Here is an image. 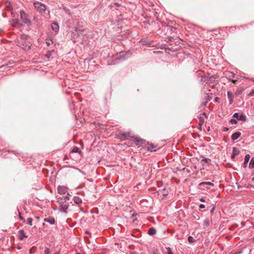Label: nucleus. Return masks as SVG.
Instances as JSON below:
<instances>
[{"label":"nucleus","instance_id":"1","mask_svg":"<svg viewBox=\"0 0 254 254\" xmlns=\"http://www.w3.org/2000/svg\"><path fill=\"white\" fill-rule=\"evenodd\" d=\"M28 36L25 34H21L17 39V45L25 51L29 50L31 46L30 42L27 41Z\"/></svg>","mask_w":254,"mask_h":254},{"label":"nucleus","instance_id":"2","mask_svg":"<svg viewBox=\"0 0 254 254\" xmlns=\"http://www.w3.org/2000/svg\"><path fill=\"white\" fill-rule=\"evenodd\" d=\"M33 4L35 8L37 11L41 13H44L45 12L47 8L45 4L38 1L34 2Z\"/></svg>","mask_w":254,"mask_h":254},{"label":"nucleus","instance_id":"3","mask_svg":"<svg viewBox=\"0 0 254 254\" xmlns=\"http://www.w3.org/2000/svg\"><path fill=\"white\" fill-rule=\"evenodd\" d=\"M20 15L21 19L23 22L27 25L31 24V21L28 18V15L23 10L20 11Z\"/></svg>","mask_w":254,"mask_h":254},{"label":"nucleus","instance_id":"4","mask_svg":"<svg viewBox=\"0 0 254 254\" xmlns=\"http://www.w3.org/2000/svg\"><path fill=\"white\" fill-rule=\"evenodd\" d=\"M131 138V140L133 142L135 145L137 146L138 147L141 146L145 142V141L143 139H142L136 136L132 137Z\"/></svg>","mask_w":254,"mask_h":254},{"label":"nucleus","instance_id":"5","mask_svg":"<svg viewBox=\"0 0 254 254\" xmlns=\"http://www.w3.org/2000/svg\"><path fill=\"white\" fill-rule=\"evenodd\" d=\"M119 138L121 140H125L130 136L129 132H120L118 135Z\"/></svg>","mask_w":254,"mask_h":254},{"label":"nucleus","instance_id":"6","mask_svg":"<svg viewBox=\"0 0 254 254\" xmlns=\"http://www.w3.org/2000/svg\"><path fill=\"white\" fill-rule=\"evenodd\" d=\"M58 191L61 194H64L67 191V188L64 186H59L58 188Z\"/></svg>","mask_w":254,"mask_h":254},{"label":"nucleus","instance_id":"7","mask_svg":"<svg viewBox=\"0 0 254 254\" xmlns=\"http://www.w3.org/2000/svg\"><path fill=\"white\" fill-rule=\"evenodd\" d=\"M147 150L150 151H156L159 147L157 145H155L152 143H148L147 146H146Z\"/></svg>","mask_w":254,"mask_h":254},{"label":"nucleus","instance_id":"8","mask_svg":"<svg viewBox=\"0 0 254 254\" xmlns=\"http://www.w3.org/2000/svg\"><path fill=\"white\" fill-rule=\"evenodd\" d=\"M18 237L20 240H23L24 238L28 237L23 230H21L18 232Z\"/></svg>","mask_w":254,"mask_h":254},{"label":"nucleus","instance_id":"9","mask_svg":"<svg viewBox=\"0 0 254 254\" xmlns=\"http://www.w3.org/2000/svg\"><path fill=\"white\" fill-rule=\"evenodd\" d=\"M51 28L54 32L57 33L59 31V26L58 23L56 22H53L51 24Z\"/></svg>","mask_w":254,"mask_h":254},{"label":"nucleus","instance_id":"10","mask_svg":"<svg viewBox=\"0 0 254 254\" xmlns=\"http://www.w3.org/2000/svg\"><path fill=\"white\" fill-rule=\"evenodd\" d=\"M45 222H48L51 225H53L55 223V220L54 217H49L48 218H45L44 219Z\"/></svg>","mask_w":254,"mask_h":254},{"label":"nucleus","instance_id":"11","mask_svg":"<svg viewBox=\"0 0 254 254\" xmlns=\"http://www.w3.org/2000/svg\"><path fill=\"white\" fill-rule=\"evenodd\" d=\"M241 134L240 132H236L232 135L231 138L233 140H235L240 136Z\"/></svg>","mask_w":254,"mask_h":254},{"label":"nucleus","instance_id":"12","mask_svg":"<svg viewBox=\"0 0 254 254\" xmlns=\"http://www.w3.org/2000/svg\"><path fill=\"white\" fill-rule=\"evenodd\" d=\"M250 159V155L249 154H247L245 156V161H244V164H243V167L244 168H246L247 167V164H248V162L249 161Z\"/></svg>","mask_w":254,"mask_h":254},{"label":"nucleus","instance_id":"13","mask_svg":"<svg viewBox=\"0 0 254 254\" xmlns=\"http://www.w3.org/2000/svg\"><path fill=\"white\" fill-rule=\"evenodd\" d=\"M227 95H228V97L229 100V103L230 104H231L232 103V102H233V95L231 92L228 91Z\"/></svg>","mask_w":254,"mask_h":254},{"label":"nucleus","instance_id":"14","mask_svg":"<svg viewBox=\"0 0 254 254\" xmlns=\"http://www.w3.org/2000/svg\"><path fill=\"white\" fill-rule=\"evenodd\" d=\"M73 200L76 204H79L82 202V199L78 196H74Z\"/></svg>","mask_w":254,"mask_h":254},{"label":"nucleus","instance_id":"15","mask_svg":"<svg viewBox=\"0 0 254 254\" xmlns=\"http://www.w3.org/2000/svg\"><path fill=\"white\" fill-rule=\"evenodd\" d=\"M70 153H77L79 156H80L81 154V151H80L79 148L77 147H74L71 150Z\"/></svg>","mask_w":254,"mask_h":254},{"label":"nucleus","instance_id":"16","mask_svg":"<svg viewBox=\"0 0 254 254\" xmlns=\"http://www.w3.org/2000/svg\"><path fill=\"white\" fill-rule=\"evenodd\" d=\"M148 233L151 236H153L156 233V230L155 228L152 227L148 230Z\"/></svg>","mask_w":254,"mask_h":254},{"label":"nucleus","instance_id":"17","mask_svg":"<svg viewBox=\"0 0 254 254\" xmlns=\"http://www.w3.org/2000/svg\"><path fill=\"white\" fill-rule=\"evenodd\" d=\"M198 125L199 126V128H201V126L203 125L204 123V119L202 117H199L198 118Z\"/></svg>","mask_w":254,"mask_h":254},{"label":"nucleus","instance_id":"18","mask_svg":"<svg viewBox=\"0 0 254 254\" xmlns=\"http://www.w3.org/2000/svg\"><path fill=\"white\" fill-rule=\"evenodd\" d=\"M204 185H209L211 186H214V184L209 182H201L199 184V186H204Z\"/></svg>","mask_w":254,"mask_h":254},{"label":"nucleus","instance_id":"19","mask_svg":"<svg viewBox=\"0 0 254 254\" xmlns=\"http://www.w3.org/2000/svg\"><path fill=\"white\" fill-rule=\"evenodd\" d=\"M125 54L124 53H120L119 54H118L117 56V59H118L119 60H124Z\"/></svg>","mask_w":254,"mask_h":254},{"label":"nucleus","instance_id":"20","mask_svg":"<svg viewBox=\"0 0 254 254\" xmlns=\"http://www.w3.org/2000/svg\"><path fill=\"white\" fill-rule=\"evenodd\" d=\"M210 77L204 75L201 77V80L203 82H208L210 80Z\"/></svg>","mask_w":254,"mask_h":254},{"label":"nucleus","instance_id":"21","mask_svg":"<svg viewBox=\"0 0 254 254\" xmlns=\"http://www.w3.org/2000/svg\"><path fill=\"white\" fill-rule=\"evenodd\" d=\"M250 168H254V157H253L249 164Z\"/></svg>","mask_w":254,"mask_h":254},{"label":"nucleus","instance_id":"22","mask_svg":"<svg viewBox=\"0 0 254 254\" xmlns=\"http://www.w3.org/2000/svg\"><path fill=\"white\" fill-rule=\"evenodd\" d=\"M209 223H210V221L208 219H206L203 221V224L205 226H208L209 225Z\"/></svg>","mask_w":254,"mask_h":254},{"label":"nucleus","instance_id":"23","mask_svg":"<svg viewBox=\"0 0 254 254\" xmlns=\"http://www.w3.org/2000/svg\"><path fill=\"white\" fill-rule=\"evenodd\" d=\"M238 120H241V121H245L246 120V117L244 115H241V116H239V118Z\"/></svg>","mask_w":254,"mask_h":254},{"label":"nucleus","instance_id":"24","mask_svg":"<svg viewBox=\"0 0 254 254\" xmlns=\"http://www.w3.org/2000/svg\"><path fill=\"white\" fill-rule=\"evenodd\" d=\"M51 253L50 249L48 248H46L44 250L45 254H50Z\"/></svg>","mask_w":254,"mask_h":254},{"label":"nucleus","instance_id":"25","mask_svg":"<svg viewBox=\"0 0 254 254\" xmlns=\"http://www.w3.org/2000/svg\"><path fill=\"white\" fill-rule=\"evenodd\" d=\"M209 161H210V159H208V158H203L201 160V163H208Z\"/></svg>","mask_w":254,"mask_h":254},{"label":"nucleus","instance_id":"26","mask_svg":"<svg viewBox=\"0 0 254 254\" xmlns=\"http://www.w3.org/2000/svg\"><path fill=\"white\" fill-rule=\"evenodd\" d=\"M33 219L32 218H28L27 219V223L30 225H32Z\"/></svg>","mask_w":254,"mask_h":254},{"label":"nucleus","instance_id":"27","mask_svg":"<svg viewBox=\"0 0 254 254\" xmlns=\"http://www.w3.org/2000/svg\"><path fill=\"white\" fill-rule=\"evenodd\" d=\"M188 241L190 243H193L194 242V239L191 236H189L188 238Z\"/></svg>","mask_w":254,"mask_h":254},{"label":"nucleus","instance_id":"28","mask_svg":"<svg viewBox=\"0 0 254 254\" xmlns=\"http://www.w3.org/2000/svg\"><path fill=\"white\" fill-rule=\"evenodd\" d=\"M166 250L167 251V254H173L171 249L170 247L166 248Z\"/></svg>","mask_w":254,"mask_h":254},{"label":"nucleus","instance_id":"29","mask_svg":"<svg viewBox=\"0 0 254 254\" xmlns=\"http://www.w3.org/2000/svg\"><path fill=\"white\" fill-rule=\"evenodd\" d=\"M230 123L232 125L236 124L237 123V121L235 119H232L230 120Z\"/></svg>","mask_w":254,"mask_h":254},{"label":"nucleus","instance_id":"30","mask_svg":"<svg viewBox=\"0 0 254 254\" xmlns=\"http://www.w3.org/2000/svg\"><path fill=\"white\" fill-rule=\"evenodd\" d=\"M62 209H63L64 210L67 209L68 207V204H64L61 206Z\"/></svg>","mask_w":254,"mask_h":254},{"label":"nucleus","instance_id":"31","mask_svg":"<svg viewBox=\"0 0 254 254\" xmlns=\"http://www.w3.org/2000/svg\"><path fill=\"white\" fill-rule=\"evenodd\" d=\"M167 30H170L172 31H173L174 30H176V28L172 26H168L167 27Z\"/></svg>","mask_w":254,"mask_h":254},{"label":"nucleus","instance_id":"32","mask_svg":"<svg viewBox=\"0 0 254 254\" xmlns=\"http://www.w3.org/2000/svg\"><path fill=\"white\" fill-rule=\"evenodd\" d=\"M233 153L238 154L239 153V151L236 148L234 147L233 149Z\"/></svg>","mask_w":254,"mask_h":254},{"label":"nucleus","instance_id":"33","mask_svg":"<svg viewBox=\"0 0 254 254\" xmlns=\"http://www.w3.org/2000/svg\"><path fill=\"white\" fill-rule=\"evenodd\" d=\"M53 42L52 40H50L49 41H46V43L48 46H49L51 44H52Z\"/></svg>","mask_w":254,"mask_h":254},{"label":"nucleus","instance_id":"34","mask_svg":"<svg viewBox=\"0 0 254 254\" xmlns=\"http://www.w3.org/2000/svg\"><path fill=\"white\" fill-rule=\"evenodd\" d=\"M233 117H234V118H237V119L238 120V119H239V116L238 113H235V114H234V115H233Z\"/></svg>","mask_w":254,"mask_h":254},{"label":"nucleus","instance_id":"35","mask_svg":"<svg viewBox=\"0 0 254 254\" xmlns=\"http://www.w3.org/2000/svg\"><path fill=\"white\" fill-rule=\"evenodd\" d=\"M53 52H54V51L48 52L46 55L47 57H49L51 55V54Z\"/></svg>","mask_w":254,"mask_h":254},{"label":"nucleus","instance_id":"36","mask_svg":"<svg viewBox=\"0 0 254 254\" xmlns=\"http://www.w3.org/2000/svg\"><path fill=\"white\" fill-rule=\"evenodd\" d=\"M19 218L20 220H22L23 222L25 221L24 218L21 216L20 214H19Z\"/></svg>","mask_w":254,"mask_h":254},{"label":"nucleus","instance_id":"37","mask_svg":"<svg viewBox=\"0 0 254 254\" xmlns=\"http://www.w3.org/2000/svg\"><path fill=\"white\" fill-rule=\"evenodd\" d=\"M75 31L78 35H79L80 33H81V32H82L83 31V30L82 31V30H75Z\"/></svg>","mask_w":254,"mask_h":254},{"label":"nucleus","instance_id":"38","mask_svg":"<svg viewBox=\"0 0 254 254\" xmlns=\"http://www.w3.org/2000/svg\"><path fill=\"white\" fill-rule=\"evenodd\" d=\"M69 195V194L68 193H67V195L66 196H64V199H69V197H68V196Z\"/></svg>","mask_w":254,"mask_h":254},{"label":"nucleus","instance_id":"39","mask_svg":"<svg viewBox=\"0 0 254 254\" xmlns=\"http://www.w3.org/2000/svg\"><path fill=\"white\" fill-rule=\"evenodd\" d=\"M205 207V205L203 204H201L199 205L200 208H204Z\"/></svg>","mask_w":254,"mask_h":254},{"label":"nucleus","instance_id":"40","mask_svg":"<svg viewBox=\"0 0 254 254\" xmlns=\"http://www.w3.org/2000/svg\"><path fill=\"white\" fill-rule=\"evenodd\" d=\"M214 210H215V206H213V207L211 208V210H210L211 213H213V212H214Z\"/></svg>","mask_w":254,"mask_h":254},{"label":"nucleus","instance_id":"41","mask_svg":"<svg viewBox=\"0 0 254 254\" xmlns=\"http://www.w3.org/2000/svg\"><path fill=\"white\" fill-rule=\"evenodd\" d=\"M230 81H231L233 83H234V84H235V83L237 82V80H233V79H232V80H231Z\"/></svg>","mask_w":254,"mask_h":254},{"label":"nucleus","instance_id":"42","mask_svg":"<svg viewBox=\"0 0 254 254\" xmlns=\"http://www.w3.org/2000/svg\"><path fill=\"white\" fill-rule=\"evenodd\" d=\"M236 155H237V154L233 153V154L231 155V158H234Z\"/></svg>","mask_w":254,"mask_h":254},{"label":"nucleus","instance_id":"43","mask_svg":"<svg viewBox=\"0 0 254 254\" xmlns=\"http://www.w3.org/2000/svg\"><path fill=\"white\" fill-rule=\"evenodd\" d=\"M235 76V74L234 73H231V75L230 76L232 78H234Z\"/></svg>","mask_w":254,"mask_h":254},{"label":"nucleus","instance_id":"44","mask_svg":"<svg viewBox=\"0 0 254 254\" xmlns=\"http://www.w3.org/2000/svg\"><path fill=\"white\" fill-rule=\"evenodd\" d=\"M219 98L218 97H216V98H215V102H218V101H219Z\"/></svg>","mask_w":254,"mask_h":254},{"label":"nucleus","instance_id":"45","mask_svg":"<svg viewBox=\"0 0 254 254\" xmlns=\"http://www.w3.org/2000/svg\"><path fill=\"white\" fill-rule=\"evenodd\" d=\"M250 95H254V90H253L250 93Z\"/></svg>","mask_w":254,"mask_h":254},{"label":"nucleus","instance_id":"46","mask_svg":"<svg viewBox=\"0 0 254 254\" xmlns=\"http://www.w3.org/2000/svg\"><path fill=\"white\" fill-rule=\"evenodd\" d=\"M228 129H228V128H227V127H225V128H224V129H223V131H228Z\"/></svg>","mask_w":254,"mask_h":254},{"label":"nucleus","instance_id":"47","mask_svg":"<svg viewBox=\"0 0 254 254\" xmlns=\"http://www.w3.org/2000/svg\"><path fill=\"white\" fill-rule=\"evenodd\" d=\"M200 201H201V202H204L205 201L204 198H201L200 199Z\"/></svg>","mask_w":254,"mask_h":254},{"label":"nucleus","instance_id":"48","mask_svg":"<svg viewBox=\"0 0 254 254\" xmlns=\"http://www.w3.org/2000/svg\"><path fill=\"white\" fill-rule=\"evenodd\" d=\"M153 254H157V252H156V251H153Z\"/></svg>","mask_w":254,"mask_h":254},{"label":"nucleus","instance_id":"49","mask_svg":"<svg viewBox=\"0 0 254 254\" xmlns=\"http://www.w3.org/2000/svg\"><path fill=\"white\" fill-rule=\"evenodd\" d=\"M203 115L204 116H205L206 117V113H203Z\"/></svg>","mask_w":254,"mask_h":254},{"label":"nucleus","instance_id":"50","mask_svg":"<svg viewBox=\"0 0 254 254\" xmlns=\"http://www.w3.org/2000/svg\"><path fill=\"white\" fill-rule=\"evenodd\" d=\"M60 254V253H59V252H58V253H55V254Z\"/></svg>","mask_w":254,"mask_h":254},{"label":"nucleus","instance_id":"51","mask_svg":"<svg viewBox=\"0 0 254 254\" xmlns=\"http://www.w3.org/2000/svg\"><path fill=\"white\" fill-rule=\"evenodd\" d=\"M252 180L253 181H254V177L252 178Z\"/></svg>","mask_w":254,"mask_h":254},{"label":"nucleus","instance_id":"52","mask_svg":"<svg viewBox=\"0 0 254 254\" xmlns=\"http://www.w3.org/2000/svg\"><path fill=\"white\" fill-rule=\"evenodd\" d=\"M75 254H80V253H76Z\"/></svg>","mask_w":254,"mask_h":254}]
</instances>
